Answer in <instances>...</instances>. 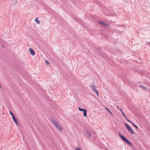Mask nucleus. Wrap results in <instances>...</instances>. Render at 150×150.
Masks as SVG:
<instances>
[{
	"instance_id": "nucleus-1",
	"label": "nucleus",
	"mask_w": 150,
	"mask_h": 150,
	"mask_svg": "<svg viewBox=\"0 0 150 150\" xmlns=\"http://www.w3.org/2000/svg\"><path fill=\"white\" fill-rule=\"evenodd\" d=\"M51 120L53 125L57 128V130L60 132H61L63 129V128L61 127V126L54 119L51 118Z\"/></svg>"
},
{
	"instance_id": "nucleus-2",
	"label": "nucleus",
	"mask_w": 150,
	"mask_h": 150,
	"mask_svg": "<svg viewBox=\"0 0 150 150\" xmlns=\"http://www.w3.org/2000/svg\"><path fill=\"white\" fill-rule=\"evenodd\" d=\"M9 113H10V114L12 116L13 120V121H14V122L15 123V124H16V125L17 126H19V123L18 122V119L17 118H16V117H15V116H14V115L10 111Z\"/></svg>"
},
{
	"instance_id": "nucleus-3",
	"label": "nucleus",
	"mask_w": 150,
	"mask_h": 150,
	"mask_svg": "<svg viewBox=\"0 0 150 150\" xmlns=\"http://www.w3.org/2000/svg\"><path fill=\"white\" fill-rule=\"evenodd\" d=\"M125 125L126 128L132 134H133L134 133V132L133 130L129 125L125 123Z\"/></svg>"
},
{
	"instance_id": "nucleus-4",
	"label": "nucleus",
	"mask_w": 150,
	"mask_h": 150,
	"mask_svg": "<svg viewBox=\"0 0 150 150\" xmlns=\"http://www.w3.org/2000/svg\"><path fill=\"white\" fill-rule=\"evenodd\" d=\"M119 135L120 138L126 143L128 144L131 145L132 144L131 142L126 138H125L121 134H119Z\"/></svg>"
},
{
	"instance_id": "nucleus-5",
	"label": "nucleus",
	"mask_w": 150,
	"mask_h": 150,
	"mask_svg": "<svg viewBox=\"0 0 150 150\" xmlns=\"http://www.w3.org/2000/svg\"><path fill=\"white\" fill-rule=\"evenodd\" d=\"M92 90L95 93L97 96L98 95V91L96 90L95 88V85L94 84L93 85V84H92Z\"/></svg>"
},
{
	"instance_id": "nucleus-6",
	"label": "nucleus",
	"mask_w": 150,
	"mask_h": 150,
	"mask_svg": "<svg viewBox=\"0 0 150 150\" xmlns=\"http://www.w3.org/2000/svg\"><path fill=\"white\" fill-rule=\"evenodd\" d=\"M29 51L30 52V53L33 55H34L35 54V51L31 48L29 49Z\"/></svg>"
},
{
	"instance_id": "nucleus-7",
	"label": "nucleus",
	"mask_w": 150,
	"mask_h": 150,
	"mask_svg": "<svg viewBox=\"0 0 150 150\" xmlns=\"http://www.w3.org/2000/svg\"><path fill=\"white\" fill-rule=\"evenodd\" d=\"M99 23L100 24L103 25H104V26H107L108 25V24L107 23H105L104 22H103L99 21Z\"/></svg>"
},
{
	"instance_id": "nucleus-8",
	"label": "nucleus",
	"mask_w": 150,
	"mask_h": 150,
	"mask_svg": "<svg viewBox=\"0 0 150 150\" xmlns=\"http://www.w3.org/2000/svg\"><path fill=\"white\" fill-rule=\"evenodd\" d=\"M121 112L123 115L124 116L125 118L126 119V120H127L128 122H131V121L130 120H129L128 119H127L126 118V117L124 113H123V112H122V111H121Z\"/></svg>"
},
{
	"instance_id": "nucleus-9",
	"label": "nucleus",
	"mask_w": 150,
	"mask_h": 150,
	"mask_svg": "<svg viewBox=\"0 0 150 150\" xmlns=\"http://www.w3.org/2000/svg\"><path fill=\"white\" fill-rule=\"evenodd\" d=\"M139 87L140 88H142V89H143V90H147V88L145 86H144L143 85H139Z\"/></svg>"
},
{
	"instance_id": "nucleus-10",
	"label": "nucleus",
	"mask_w": 150,
	"mask_h": 150,
	"mask_svg": "<svg viewBox=\"0 0 150 150\" xmlns=\"http://www.w3.org/2000/svg\"><path fill=\"white\" fill-rule=\"evenodd\" d=\"M35 21H36V23L38 24H39L40 23V21L38 20V18H36L35 19Z\"/></svg>"
},
{
	"instance_id": "nucleus-11",
	"label": "nucleus",
	"mask_w": 150,
	"mask_h": 150,
	"mask_svg": "<svg viewBox=\"0 0 150 150\" xmlns=\"http://www.w3.org/2000/svg\"><path fill=\"white\" fill-rule=\"evenodd\" d=\"M83 115L84 117H86L87 116V111L85 110L83 111Z\"/></svg>"
},
{
	"instance_id": "nucleus-12",
	"label": "nucleus",
	"mask_w": 150,
	"mask_h": 150,
	"mask_svg": "<svg viewBox=\"0 0 150 150\" xmlns=\"http://www.w3.org/2000/svg\"><path fill=\"white\" fill-rule=\"evenodd\" d=\"M83 115L84 117H86L87 116V111L85 110L83 111Z\"/></svg>"
},
{
	"instance_id": "nucleus-13",
	"label": "nucleus",
	"mask_w": 150,
	"mask_h": 150,
	"mask_svg": "<svg viewBox=\"0 0 150 150\" xmlns=\"http://www.w3.org/2000/svg\"><path fill=\"white\" fill-rule=\"evenodd\" d=\"M105 109L108 112H109L111 115H113V114L112 113V112L108 108H106Z\"/></svg>"
},
{
	"instance_id": "nucleus-14",
	"label": "nucleus",
	"mask_w": 150,
	"mask_h": 150,
	"mask_svg": "<svg viewBox=\"0 0 150 150\" xmlns=\"http://www.w3.org/2000/svg\"><path fill=\"white\" fill-rule=\"evenodd\" d=\"M91 134L90 133H89L88 132L87 133V137H91Z\"/></svg>"
},
{
	"instance_id": "nucleus-15",
	"label": "nucleus",
	"mask_w": 150,
	"mask_h": 150,
	"mask_svg": "<svg viewBox=\"0 0 150 150\" xmlns=\"http://www.w3.org/2000/svg\"><path fill=\"white\" fill-rule=\"evenodd\" d=\"M78 109L79 111H83L85 110V109H81V108H79Z\"/></svg>"
},
{
	"instance_id": "nucleus-16",
	"label": "nucleus",
	"mask_w": 150,
	"mask_h": 150,
	"mask_svg": "<svg viewBox=\"0 0 150 150\" xmlns=\"http://www.w3.org/2000/svg\"><path fill=\"white\" fill-rule=\"evenodd\" d=\"M45 63L47 65H49L50 64V62L47 61V60H45Z\"/></svg>"
},
{
	"instance_id": "nucleus-17",
	"label": "nucleus",
	"mask_w": 150,
	"mask_h": 150,
	"mask_svg": "<svg viewBox=\"0 0 150 150\" xmlns=\"http://www.w3.org/2000/svg\"><path fill=\"white\" fill-rule=\"evenodd\" d=\"M131 123H132V124L137 129L138 128V127H137V126L136 125H135L134 123H133V122H130Z\"/></svg>"
},
{
	"instance_id": "nucleus-18",
	"label": "nucleus",
	"mask_w": 150,
	"mask_h": 150,
	"mask_svg": "<svg viewBox=\"0 0 150 150\" xmlns=\"http://www.w3.org/2000/svg\"><path fill=\"white\" fill-rule=\"evenodd\" d=\"M75 150H82V149L79 147H76L75 148Z\"/></svg>"
},
{
	"instance_id": "nucleus-19",
	"label": "nucleus",
	"mask_w": 150,
	"mask_h": 150,
	"mask_svg": "<svg viewBox=\"0 0 150 150\" xmlns=\"http://www.w3.org/2000/svg\"><path fill=\"white\" fill-rule=\"evenodd\" d=\"M120 111H121H121H122V110H121V108H120Z\"/></svg>"
},
{
	"instance_id": "nucleus-20",
	"label": "nucleus",
	"mask_w": 150,
	"mask_h": 150,
	"mask_svg": "<svg viewBox=\"0 0 150 150\" xmlns=\"http://www.w3.org/2000/svg\"><path fill=\"white\" fill-rule=\"evenodd\" d=\"M1 88V84H0V88Z\"/></svg>"
},
{
	"instance_id": "nucleus-21",
	"label": "nucleus",
	"mask_w": 150,
	"mask_h": 150,
	"mask_svg": "<svg viewBox=\"0 0 150 150\" xmlns=\"http://www.w3.org/2000/svg\"><path fill=\"white\" fill-rule=\"evenodd\" d=\"M2 47H4V46H3Z\"/></svg>"
},
{
	"instance_id": "nucleus-22",
	"label": "nucleus",
	"mask_w": 150,
	"mask_h": 150,
	"mask_svg": "<svg viewBox=\"0 0 150 150\" xmlns=\"http://www.w3.org/2000/svg\"><path fill=\"white\" fill-rule=\"evenodd\" d=\"M117 108H119L118 106H117Z\"/></svg>"
}]
</instances>
